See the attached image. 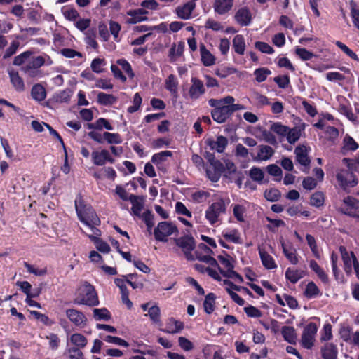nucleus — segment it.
Listing matches in <instances>:
<instances>
[{
    "label": "nucleus",
    "instance_id": "obj_3",
    "mask_svg": "<svg viewBox=\"0 0 359 359\" xmlns=\"http://www.w3.org/2000/svg\"><path fill=\"white\" fill-rule=\"evenodd\" d=\"M226 204L222 198H219L213 202L205 210V217L211 225L215 224L219 221L220 215L225 214Z\"/></svg>",
    "mask_w": 359,
    "mask_h": 359
},
{
    "label": "nucleus",
    "instance_id": "obj_6",
    "mask_svg": "<svg viewBox=\"0 0 359 359\" xmlns=\"http://www.w3.org/2000/svg\"><path fill=\"white\" fill-rule=\"evenodd\" d=\"M336 179L339 185L344 191H346L348 187H355L358 183L356 176L352 172L345 169L339 170L336 175Z\"/></svg>",
    "mask_w": 359,
    "mask_h": 359
},
{
    "label": "nucleus",
    "instance_id": "obj_37",
    "mask_svg": "<svg viewBox=\"0 0 359 359\" xmlns=\"http://www.w3.org/2000/svg\"><path fill=\"white\" fill-rule=\"evenodd\" d=\"M116 97L111 94H107L103 92H100L97 94V102L100 104L109 106L115 103Z\"/></svg>",
    "mask_w": 359,
    "mask_h": 359
},
{
    "label": "nucleus",
    "instance_id": "obj_2",
    "mask_svg": "<svg viewBox=\"0 0 359 359\" xmlns=\"http://www.w3.org/2000/svg\"><path fill=\"white\" fill-rule=\"evenodd\" d=\"M74 303L77 305H86L90 307L98 306L100 301L95 287L89 283L85 282L79 289L76 297L74 299Z\"/></svg>",
    "mask_w": 359,
    "mask_h": 359
},
{
    "label": "nucleus",
    "instance_id": "obj_60",
    "mask_svg": "<svg viewBox=\"0 0 359 359\" xmlns=\"http://www.w3.org/2000/svg\"><path fill=\"white\" fill-rule=\"evenodd\" d=\"M289 127L281 124L280 123H274L271 126V130L283 137L286 136L287 133L288 132Z\"/></svg>",
    "mask_w": 359,
    "mask_h": 359
},
{
    "label": "nucleus",
    "instance_id": "obj_53",
    "mask_svg": "<svg viewBox=\"0 0 359 359\" xmlns=\"http://www.w3.org/2000/svg\"><path fill=\"white\" fill-rule=\"evenodd\" d=\"M335 45L340 48L345 54H346L351 59L359 61V58L355 53L351 50L346 44L343 43L339 41H335Z\"/></svg>",
    "mask_w": 359,
    "mask_h": 359
},
{
    "label": "nucleus",
    "instance_id": "obj_27",
    "mask_svg": "<svg viewBox=\"0 0 359 359\" xmlns=\"http://www.w3.org/2000/svg\"><path fill=\"white\" fill-rule=\"evenodd\" d=\"M304 276L305 272L302 270L287 268L285 271L286 279L293 284L297 283L301 278L304 277Z\"/></svg>",
    "mask_w": 359,
    "mask_h": 359
},
{
    "label": "nucleus",
    "instance_id": "obj_38",
    "mask_svg": "<svg viewBox=\"0 0 359 359\" xmlns=\"http://www.w3.org/2000/svg\"><path fill=\"white\" fill-rule=\"evenodd\" d=\"M177 86H178V81L177 80L176 76L174 74L169 75L165 81V88L175 97H177Z\"/></svg>",
    "mask_w": 359,
    "mask_h": 359
},
{
    "label": "nucleus",
    "instance_id": "obj_23",
    "mask_svg": "<svg viewBox=\"0 0 359 359\" xmlns=\"http://www.w3.org/2000/svg\"><path fill=\"white\" fill-rule=\"evenodd\" d=\"M309 267L311 269L315 272L317 275L318 278L321 280V282L324 284L329 283V277L328 275L325 273L323 268H321L316 261L311 259L309 262Z\"/></svg>",
    "mask_w": 359,
    "mask_h": 359
},
{
    "label": "nucleus",
    "instance_id": "obj_29",
    "mask_svg": "<svg viewBox=\"0 0 359 359\" xmlns=\"http://www.w3.org/2000/svg\"><path fill=\"white\" fill-rule=\"evenodd\" d=\"M304 295L307 299H313L318 296H320L321 292L314 282L310 281L306 285V288L304 292Z\"/></svg>",
    "mask_w": 359,
    "mask_h": 359
},
{
    "label": "nucleus",
    "instance_id": "obj_49",
    "mask_svg": "<svg viewBox=\"0 0 359 359\" xmlns=\"http://www.w3.org/2000/svg\"><path fill=\"white\" fill-rule=\"evenodd\" d=\"M106 64L107 62L104 58L101 59L96 57L91 62L90 67L93 72L97 74H100L103 72L104 69L102 68V67L106 65Z\"/></svg>",
    "mask_w": 359,
    "mask_h": 359
},
{
    "label": "nucleus",
    "instance_id": "obj_22",
    "mask_svg": "<svg viewBox=\"0 0 359 359\" xmlns=\"http://www.w3.org/2000/svg\"><path fill=\"white\" fill-rule=\"evenodd\" d=\"M338 349L332 343H327L321 348V355L323 359H337Z\"/></svg>",
    "mask_w": 359,
    "mask_h": 359
},
{
    "label": "nucleus",
    "instance_id": "obj_14",
    "mask_svg": "<svg viewBox=\"0 0 359 359\" xmlns=\"http://www.w3.org/2000/svg\"><path fill=\"white\" fill-rule=\"evenodd\" d=\"M234 18L241 26H248L252 21V14L248 8L243 7L236 12Z\"/></svg>",
    "mask_w": 359,
    "mask_h": 359
},
{
    "label": "nucleus",
    "instance_id": "obj_20",
    "mask_svg": "<svg viewBox=\"0 0 359 359\" xmlns=\"http://www.w3.org/2000/svg\"><path fill=\"white\" fill-rule=\"evenodd\" d=\"M184 327V324L183 322L171 317L167 322L166 329H164L162 331L165 333L176 334L180 332Z\"/></svg>",
    "mask_w": 359,
    "mask_h": 359
},
{
    "label": "nucleus",
    "instance_id": "obj_33",
    "mask_svg": "<svg viewBox=\"0 0 359 359\" xmlns=\"http://www.w3.org/2000/svg\"><path fill=\"white\" fill-rule=\"evenodd\" d=\"M216 296L214 293H208L205 298L203 302V308L205 313L208 314L212 313L215 310Z\"/></svg>",
    "mask_w": 359,
    "mask_h": 359
},
{
    "label": "nucleus",
    "instance_id": "obj_46",
    "mask_svg": "<svg viewBox=\"0 0 359 359\" xmlns=\"http://www.w3.org/2000/svg\"><path fill=\"white\" fill-rule=\"evenodd\" d=\"M71 342L77 347L84 348L87 344V339L81 334L75 333L71 336Z\"/></svg>",
    "mask_w": 359,
    "mask_h": 359
},
{
    "label": "nucleus",
    "instance_id": "obj_48",
    "mask_svg": "<svg viewBox=\"0 0 359 359\" xmlns=\"http://www.w3.org/2000/svg\"><path fill=\"white\" fill-rule=\"evenodd\" d=\"M135 10H130L127 12V15H130V18L126 20V23L133 25L148 20L147 16H141L140 15L135 14Z\"/></svg>",
    "mask_w": 359,
    "mask_h": 359
},
{
    "label": "nucleus",
    "instance_id": "obj_61",
    "mask_svg": "<svg viewBox=\"0 0 359 359\" xmlns=\"http://www.w3.org/2000/svg\"><path fill=\"white\" fill-rule=\"evenodd\" d=\"M209 196L210 193L203 190L197 191L191 195L193 201L198 203L204 202Z\"/></svg>",
    "mask_w": 359,
    "mask_h": 359
},
{
    "label": "nucleus",
    "instance_id": "obj_9",
    "mask_svg": "<svg viewBox=\"0 0 359 359\" xmlns=\"http://www.w3.org/2000/svg\"><path fill=\"white\" fill-rule=\"evenodd\" d=\"M68 319L76 326L84 327L86 325L87 318L85 314L75 309H68L65 311Z\"/></svg>",
    "mask_w": 359,
    "mask_h": 359
},
{
    "label": "nucleus",
    "instance_id": "obj_64",
    "mask_svg": "<svg viewBox=\"0 0 359 359\" xmlns=\"http://www.w3.org/2000/svg\"><path fill=\"white\" fill-rule=\"evenodd\" d=\"M142 97L138 93H136L133 97V104L128 107L127 111L130 114L136 112L142 104Z\"/></svg>",
    "mask_w": 359,
    "mask_h": 359
},
{
    "label": "nucleus",
    "instance_id": "obj_56",
    "mask_svg": "<svg viewBox=\"0 0 359 359\" xmlns=\"http://www.w3.org/2000/svg\"><path fill=\"white\" fill-rule=\"evenodd\" d=\"M184 43L182 41L179 42L177 46L174 44L170 49V57L172 58L174 56H177V57L182 56L184 53Z\"/></svg>",
    "mask_w": 359,
    "mask_h": 359
},
{
    "label": "nucleus",
    "instance_id": "obj_28",
    "mask_svg": "<svg viewBox=\"0 0 359 359\" xmlns=\"http://www.w3.org/2000/svg\"><path fill=\"white\" fill-rule=\"evenodd\" d=\"M274 154L273 148L268 145H260L257 156L254 160L267 161L270 159Z\"/></svg>",
    "mask_w": 359,
    "mask_h": 359
},
{
    "label": "nucleus",
    "instance_id": "obj_31",
    "mask_svg": "<svg viewBox=\"0 0 359 359\" xmlns=\"http://www.w3.org/2000/svg\"><path fill=\"white\" fill-rule=\"evenodd\" d=\"M107 149L100 151H94L91 153V158L94 165L97 166L104 165L106 163Z\"/></svg>",
    "mask_w": 359,
    "mask_h": 359
},
{
    "label": "nucleus",
    "instance_id": "obj_55",
    "mask_svg": "<svg viewBox=\"0 0 359 359\" xmlns=\"http://www.w3.org/2000/svg\"><path fill=\"white\" fill-rule=\"evenodd\" d=\"M89 238L92 241L97 240L96 248L100 252L103 253H108L110 251V246L107 242L101 239L97 238L94 236H89Z\"/></svg>",
    "mask_w": 359,
    "mask_h": 359
},
{
    "label": "nucleus",
    "instance_id": "obj_16",
    "mask_svg": "<svg viewBox=\"0 0 359 359\" xmlns=\"http://www.w3.org/2000/svg\"><path fill=\"white\" fill-rule=\"evenodd\" d=\"M283 252L292 264H297L299 262L297 250L291 243H285L281 242Z\"/></svg>",
    "mask_w": 359,
    "mask_h": 359
},
{
    "label": "nucleus",
    "instance_id": "obj_43",
    "mask_svg": "<svg viewBox=\"0 0 359 359\" xmlns=\"http://www.w3.org/2000/svg\"><path fill=\"white\" fill-rule=\"evenodd\" d=\"M271 74V70L266 67H260L256 69L254 72L255 80L259 83L264 81L266 79L267 76Z\"/></svg>",
    "mask_w": 359,
    "mask_h": 359
},
{
    "label": "nucleus",
    "instance_id": "obj_25",
    "mask_svg": "<svg viewBox=\"0 0 359 359\" xmlns=\"http://www.w3.org/2000/svg\"><path fill=\"white\" fill-rule=\"evenodd\" d=\"M281 334L284 339L290 344H295L297 336L296 330L291 326H283L281 330Z\"/></svg>",
    "mask_w": 359,
    "mask_h": 359
},
{
    "label": "nucleus",
    "instance_id": "obj_54",
    "mask_svg": "<svg viewBox=\"0 0 359 359\" xmlns=\"http://www.w3.org/2000/svg\"><path fill=\"white\" fill-rule=\"evenodd\" d=\"M23 265L27 269V271L29 273H32L36 276H43L47 273L46 267L38 269H36L33 265L28 263L27 262H24Z\"/></svg>",
    "mask_w": 359,
    "mask_h": 359
},
{
    "label": "nucleus",
    "instance_id": "obj_36",
    "mask_svg": "<svg viewBox=\"0 0 359 359\" xmlns=\"http://www.w3.org/2000/svg\"><path fill=\"white\" fill-rule=\"evenodd\" d=\"M11 81L18 91H22L25 89L24 81L22 78L19 76L17 72H11L9 73Z\"/></svg>",
    "mask_w": 359,
    "mask_h": 359
},
{
    "label": "nucleus",
    "instance_id": "obj_26",
    "mask_svg": "<svg viewBox=\"0 0 359 359\" xmlns=\"http://www.w3.org/2000/svg\"><path fill=\"white\" fill-rule=\"evenodd\" d=\"M259 254L263 266L267 269H273L277 267V265L272 257L264 250L259 249Z\"/></svg>",
    "mask_w": 359,
    "mask_h": 359
},
{
    "label": "nucleus",
    "instance_id": "obj_57",
    "mask_svg": "<svg viewBox=\"0 0 359 359\" xmlns=\"http://www.w3.org/2000/svg\"><path fill=\"white\" fill-rule=\"evenodd\" d=\"M104 340L107 343L114 344L121 346H123L126 348L129 346L128 342H127L126 340H124L120 337H118L107 335L104 338Z\"/></svg>",
    "mask_w": 359,
    "mask_h": 359
},
{
    "label": "nucleus",
    "instance_id": "obj_4",
    "mask_svg": "<svg viewBox=\"0 0 359 359\" xmlns=\"http://www.w3.org/2000/svg\"><path fill=\"white\" fill-rule=\"evenodd\" d=\"M174 241L175 245L182 249L187 260L194 261L195 259L191 252L195 249L196 243L195 239L191 236L184 235L175 238Z\"/></svg>",
    "mask_w": 359,
    "mask_h": 359
},
{
    "label": "nucleus",
    "instance_id": "obj_7",
    "mask_svg": "<svg viewBox=\"0 0 359 359\" xmlns=\"http://www.w3.org/2000/svg\"><path fill=\"white\" fill-rule=\"evenodd\" d=\"M177 231V227L172 223L161 222H159L157 227L154 229V234L156 241L166 242L167 237Z\"/></svg>",
    "mask_w": 359,
    "mask_h": 359
},
{
    "label": "nucleus",
    "instance_id": "obj_11",
    "mask_svg": "<svg viewBox=\"0 0 359 359\" xmlns=\"http://www.w3.org/2000/svg\"><path fill=\"white\" fill-rule=\"evenodd\" d=\"M212 170L207 169L206 175L208 179L212 182H217L225 170V167L219 160H215L210 163Z\"/></svg>",
    "mask_w": 359,
    "mask_h": 359
},
{
    "label": "nucleus",
    "instance_id": "obj_62",
    "mask_svg": "<svg viewBox=\"0 0 359 359\" xmlns=\"http://www.w3.org/2000/svg\"><path fill=\"white\" fill-rule=\"evenodd\" d=\"M148 315L154 323H158L161 318V310L157 305L152 306L149 309Z\"/></svg>",
    "mask_w": 359,
    "mask_h": 359
},
{
    "label": "nucleus",
    "instance_id": "obj_15",
    "mask_svg": "<svg viewBox=\"0 0 359 359\" xmlns=\"http://www.w3.org/2000/svg\"><path fill=\"white\" fill-rule=\"evenodd\" d=\"M205 143L211 150H216L218 153H222L228 144V140L223 135H219L217 137V140L208 139Z\"/></svg>",
    "mask_w": 359,
    "mask_h": 359
},
{
    "label": "nucleus",
    "instance_id": "obj_45",
    "mask_svg": "<svg viewBox=\"0 0 359 359\" xmlns=\"http://www.w3.org/2000/svg\"><path fill=\"white\" fill-rule=\"evenodd\" d=\"M264 198L271 202L278 201L281 197V193L278 189H270L264 193Z\"/></svg>",
    "mask_w": 359,
    "mask_h": 359
},
{
    "label": "nucleus",
    "instance_id": "obj_39",
    "mask_svg": "<svg viewBox=\"0 0 359 359\" xmlns=\"http://www.w3.org/2000/svg\"><path fill=\"white\" fill-rule=\"evenodd\" d=\"M325 203V194L322 191H316L311 196L310 204L316 208H320Z\"/></svg>",
    "mask_w": 359,
    "mask_h": 359
},
{
    "label": "nucleus",
    "instance_id": "obj_13",
    "mask_svg": "<svg viewBox=\"0 0 359 359\" xmlns=\"http://www.w3.org/2000/svg\"><path fill=\"white\" fill-rule=\"evenodd\" d=\"M45 63V59L42 56H37L29 62L27 65L22 67V70L28 74L29 76L34 77L36 75L39 68L42 67Z\"/></svg>",
    "mask_w": 359,
    "mask_h": 359
},
{
    "label": "nucleus",
    "instance_id": "obj_41",
    "mask_svg": "<svg viewBox=\"0 0 359 359\" xmlns=\"http://www.w3.org/2000/svg\"><path fill=\"white\" fill-rule=\"evenodd\" d=\"M266 220L270 224L266 226V229L271 232H275L276 228L283 227L285 226V222L283 219H272L266 216Z\"/></svg>",
    "mask_w": 359,
    "mask_h": 359
},
{
    "label": "nucleus",
    "instance_id": "obj_51",
    "mask_svg": "<svg viewBox=\"0 0 359 359\" xmlns=\"http://www.w3.org/2000/svg\"><path fill=\"white\" fill-rule=\"evenodd\" d=\"M249 175L253 181L257 182H262L264 177L262 170L255 166H253L250 170Z\"/></svg>",
    "mask_w": 359,
    "mask_h": 359
},
{
    "label": "nucleus",
    "instance_id": "obj_47",
    "mask_svg": "<svg viewBox=\"0 0 359 359\" xmlns=\"http://www.w3.org/2000/svg\"><path fill=\"white\" fill-rule=\"evenodd\" d=\"M62 12L65 18L71 21L76 20L79 17L78 11L74 8L64 6Z\"/></svg>",
    "mask_w": 359,
    "mask_h": 359
},
{
    "label": "nucleus",
    "instance_id": "obj_17",
    "mask_svg": "<svg viewBox=\"0 0 359 359\" xmlns=\"http://www.w3.org/2000/svg\"><path fill=\"white\" fill-rule=\"evenodd\" d=\"M129 201L132 204L131 214L140 217L141 211L144 208L143 198L134 194H130Z\"/></svg>",
    "mask_w": 359,
    "mask_h": 359
},
{
    "label": "nucleus",
    "instance_id": "obj_10",
    "mask_svg": "<svg viewBox=\"0 0 359 359\" xmlns=\"http://www.w3.org/2000/svg\"><path fill=\"white\" fill-rule=\"evenodd\" d=\"M191 85L189 89V95L191 100H198L205 93L203 82L196 77L191 79Z\"/></svg>",
    "mask_w": 359,
    "mask_h": 359
},
{
    "label": "nucleus",
    "instance_id": "obj_44",
    "mask_svg": "<svg viewBox=\"0 0 359 359\" xmlns=\"http://www.w3.org/2000/svg\"><path fill=\"white\" fill-rule=\"evenodd\" d=\"M104 138L108 144H119L122 143L123 140L119 133H111L109 132H104Z\"/></svg>",
    "mask_w": 359,
    "mask_h": 359
},
{
    "label": "nucleus",
    "instance_id": "obj_30",
    "mask_svg": "<svg viewBox=\"0 0 359 359\" xmlns=\"http://www.w3.org/2000/svg\"><path fill=\"white\" fill-rule=\"evenodd\" d=\"M233 48L236 53L243 55L245 50V43L244 36L241 34H237L233 39Z\"/></svg>",
    "mask_w": 359,
    "mask_h": 359
},
{
    "label": "nucleus",
    "instance_id": "obj_50",
    "mask_svg": "<svg viewBox=\"0 0 359 359\" xmlns=\"http://www.w3.org/2000/svg\"><path fill=\"white\" fill-rule=\"evenodd\" d=\"M286 136L287 140L290 144H294L301 136L300 130L297 127H294L291 129L289 128Z\"/></svg>",
    "mask_w": 359,
    "mask_h": 359
},
{
    "label": "nucleus",
    "instance_id": "obj_63",
    "mask_svg": "<svg viewBox=\"0 0 359 359\" xmlns=\"http://www.w3.org/2000/svg\"><path fill=\"white\" fill-rule=\"evenodd\" d=\"M255 47L263 53L273 54L274 53L273 47L266 42L257 41L255 43Z\"/></svg>",
    "mask_w": 359,
    "mask_h": 359
},
{
    "label": "nucleus",
    "instance_id": "obj_18",
    "mask_svg": "<svg viewBox=\"0 0 359 359\" xmlns=\"http://www.w3.org/2000/svg\"><path fill=\"white\" fill-rule=\"evenodd\" d=\"M297 161L304 166H309L311 160L308 156L306 147L304 145H299L294 149Z\"/></svg>",
    "mask_w": 359,
    "mask_h": 359
},
{
    "label": "nucleus",
    "instance_id": "obj_35",
    "mask_svg": "<svg viewBox=\"0 0 359 359\" xmlns=\"http://www.w3.org/2000/svg\"><path fill=\"white\" fill-rule=\"evenodd\" d=\"M339 250L341 253V257L344 264L345 271L346 272H348V271H351L352 269L353 262L351 252L349 254L344 246H340Z\"/></svg>",
    "mask_w": 359,
    "mask_h": 359
},
{
    "label": "nucleus",
    "instance_id": "obj_32",
    "mask_svg": "<svg viewBox=\"0 0 359 359\" xmlns=\"http://www.w3.org/2000/svg\"><path fill=\"white\" fill-rule=\"evenodd\" d=\"M31 95L33 99L37 101H43L46 96V89L41 84H35L32 88Z\"/></svg>",
    "mask_w": 359,
    "mask_h": 359
},
{
    "label": "nucleus",
    "instance_id": "obj_52",
    "mask_svg": "<svg viewBox=\"0 0 359 359\" xmlns=\"http://www.w3.org/2000/svg\"><path fill=\"white\" fill-rule=\"evenodd\" d=\"M116 63L121 67L122 69L127 74L130 79H133L135 76L130 64L126 59H118Z\"/></svg>",
    "mask_w": 359,
    "mask_h": 359
},
{
    "label": "nucleus",
    "instance_id": "obj_19",
    "mask_svg": "<svg viewBox=\"0 0 359 359\" xmlns=\"http://www.w3.org/2000/svg\"><path fill=\"white\" fill-rule=\"evenodd\" d=\"M233 5V0H215L213 8L215 13L224 15L232 8Z\"/></svg>",
    "mask_w": 359,
    "mask_h": 359
},
{
    "label": "nucleus",
    "instance_id": "obj_12",
    "mask_svg": "<svg viewBox=\"0 0 359 359\" xmlns=\"http://www.w3.org/2000/svg\"><path fill=\"white\" fill-rule=\"evenodd\" d=\"M196 8V3L189 1L175 9L177 17L182 20H188L191 18V13Z\"/></svg>",
    "mask_w": 359,
    "mask_h": 359
},
{
    "label": "nucleus",
    "instance_id": "obj_34",
    "mask_svg": "<svg viewBox=\"0 0 359 359\" xmlns=\"http://www.w3.org/2000/svg\"><path fill=\"white\" fill-rule=\"evenodd\" d=\"M71 96L72 91L69 88H67L55 93L53 97V100L57 103H68Z\"/></svg>",
    "mask_w": 359,
    "mask_h": 359
},
{
    "label": "nucleus",
    "instance_id": "obj_1",
    "mask_svg": "<svg viewBox=\"0 0 359 359\" xmlns=\"http://www.w3.org/2000/svg\"><path fill=\"white\" fill-rule=\"evenodd\" d=\"M74 204L78 218L81 222L89 226L94 234L100 236L101 231L95 226H99L101 222L95 210L90 205L86 203L81 194L76 196Z\"/></svg>",
    "mask_w": 359,
    "mask_h": 359
},
{
    "label": "nucleus",
    "instance_id": "obj_42",
    "mask_svg": "<svg viewBox=\"0 0 359 359\" xmlns=\"http://www.w3.org/2000/svg\"><path fill=\"white\" fill-rule=\"evenodd\" d=\"M154 214L149 210H147L146 211H144L140 217L142 218L144 222L145 223L147 230L149 233H151V230L152 229L154 225Z\"/></svg>",
    "mask_w": 359,
    "mask_h": 359
},
{
    "label": "nucleus",
    "instance_id": "obj_5",
    "mask_svg": "<svg viewBox=\"0 0 359 359\" xmlns=\"http://www.w3.org/2000/svg\"><path fill=\"white\" fill-rule=\"evenodd\" d=\"M318 329V325L313 322L309 323L304 328L301 344L306 349H311L314 345L315 337Z\"/></svg>",
    "mask_w": 359,
    "mask_h": 359
},
{
    "label": "nucleus",
    "instance_id": "obj_40",
    "mask_svg": "<svg viewBox=\"0 0 359 359\" xmlns=\"http://www.w3.org/2000/svg\"><path fill=\"white\" fill-rule=\"evenodd\" d=\"M93 317L96 320H109L111 319V316L110 312L107 308L94 309Z\"/></svg>",
    "mask_w": 359,
    "mask_h": 359
},
{
    "label": "nucleus",
    "instance_id": "obj_8",
    "mask_svg": "<svg viewBox=\"0 0 359 359\" xmlns=\"http://www.w3.org/2000/svg\"><path fill=\"white\" fill-rule=\"evenodd\" d=\"M232 115L229 105H221L211 111L212 119L217 123H225Z\"/></svg>",
    "mask_w": 359,
    "mask_h": 359
},
{
    "label": "nucleus",
    "instance_id": "obj_58",
    "mask_svg": "<svg viewBox=\"0 0 359 359\" xmlns=\"http://www.w3.org/2000/svg\"><path fill=\"white\" fill-rule=\"evenodd\" d=\"M295 53L303 61L310 60L315 56L312 52L306 50L304 48H297L295 50Z\"/></svg>",
    "mask_w": 359,
    "mask_h": 359
},
{
    "label": "nucleus",
    "instance_id": "obj_24",
    "mask_svg": "<svg viewBox=\"0 0 359 359\" xmlns=\"http://www.w3.org/2000/svg\"><path fill=\"white\" fill-rule=\"evenodd\" d=\"M201 62L205 67H210L215 63V56L205 48V45L200 46Z\"/></svg>",
    "mask_w": 359,
    "mask_h": 359
},
{
    "label": "nucleus",
    "instance_id": "obj_59",
    "mask_svg": "<svg viewBox=\"0 0 359 359\" xmlns=\"http://www.w3.org/2000/svg\"><path fill=\"white\" fill-rule=\"evenodd\" d=\"M274 82L280 88H286L290 83V79L288 74L278 76L273 79Z\"/></svg>",
    "mask_w": 359,
    "mask_h": 359
},
{
    "label": "nucleus",
    "instance_id": "obj_21",
    "mask_svg": "<svg viewBox=\"0 0 359 359\" xmlns=\"http://www.w3.org/2000/svg\"><path fill=\"white\" fill-rule=\"evenodd\" d=\"M359 147V144L354 139L348 135H346L343 140V146L341 148V153L346 155L348 151H355Z\"/></svg>",
    "mask_w": 359,
    "mask_h": 359
}]
</instances>
